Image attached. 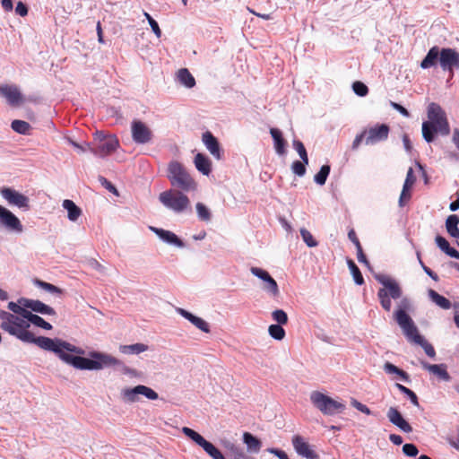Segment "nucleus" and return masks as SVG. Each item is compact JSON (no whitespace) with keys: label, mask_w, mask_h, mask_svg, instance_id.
Listing matches in <instances>:
<instances>
[{"label":"nucleus","mask_w":459,"mask_h":459,"mask_svg":"<svg viewBox=\"0 0 459 459\" xmlns=\"http://www.w3.org/2000/svg\"><path fill=\"white\" fill-rule=\"evenodd\" d=\"M8 309L13 313L0 310V327L9 334L23 342L34 343L39 348L54 352L62 361L81 370H100L104 368L116 367L120 361L112 355L99 351L89 353L90 358L82 357L85 351L58 338L36 337L30 330L25 320L30 310L19 301L8 303Z\"/></svg>","instance_id":"nucleus-1"},{"label":"nucleus","mask_w":459,"mask_h":459,"mask_svg":"<svg viewBox=\"0 0 459 459\" xmlns=\"http://www.w3.org/2000/svg\"><path fill=\"white\" fill-rule=\"evenodd\" d=\"M409 308L410 304H399L397 309L394 313V320L402 328L408 341L420 345L429 357L434 358L436 356L434 347L420 334L413 320L407 313Z\"/></svg>","instance_id":"nucleus-2"},{"label":"nucleus","mask_w":459,"mask_h":459,"mask_svg":"<svg viewBox=\"0 0 459 459\" xmlns=\"http://www.w3.org/2000/svg\"><path fill=\"white\" fill-rule=\"evenodd\" d=\"M428 118V121L422 123V136L426 142L431 143L436 133L449 134L450 127L446 112L438 104L432 102L429 105Z\"/></svg>","instance_id":"nucleus-3"},{"label":"nucleus","mask_w":459,"mask_h":459,"mask_svg":"<svg viewBox=\"0 0 459 459\" xmlns=\"http://www.w3.org/2000/svg\"><path fill=\"white\" fill-rule=\"evenodd\" d=\"M167 177L172 186L184 192L195 191L197 183L190 175L184 165L177 160H172L168 165Z\"/></svg>","instance_id":"nucleus-4"},{"label":"nucleus","mask_w":459,"mask_h":459,"mask_svg":"<svg viewBox=\"0 0 459 459\" xmlns=\"http://www.w3.org/2000/svg\"><path fill=\"white\" fill-rule=\"evenodd\" d=\"M375 279L381 283L384 288L377 291V298L384 310L389 312L392 307L391 299H398L402 296V289L394 279L385 274H376Z\"/></svg>","instance_id":"nucleus-5"},{"label":"nucleus","mask_w":459,"mask_h":459,"mask_svg":"<svg viewBox=\"0 0 459 459\" xmlns=\"http://www.w3.org/2000/svg\"><path fill=\"white\" fill-rule=\"evenodd\" d=\"M119 146L118 139L115 135H104L101 132H96L92 144H88L90 152L95 156L104 158L113 153Z\"/></svg>","instance_id":"nucleus-6"},{"label":"nucleus","mask_w":459,"mask_h":459,"mask_svg":"<svg viewBox=\"0 0 459 459\" xmlns=\"http://www.w3.org/2000/svg\"><path fill=\"white\" fill-rule=\"evenodd\" d=\"M310 401L313 405L325 415H333L335 413L342 412L345 410L344 403L335 401L330 396L318 391L311 393Z\"/></svg>","instance_id":"nucleus-7"},{"label":"nucleus","mask_w":459,"mask_h":459,"mask_svg":"<svg viewBox=\"0 0 459 459\" xmlns=\"http://www.w3.org/2000/svg\"><path fill=\"white\" fill-rule=\"evenodd\" d=\"M160 202L167 208L180 213L190 208V200L178 190H167L160 194Z\"/></svg>","instance_id":"nucleus-8"},{"label":"nucleus","mask_w":459,"mask_h":459,"mask_svg":"<svg viewBox=\"0 0 459 459\" xmlns=\"http://www.w3.org/2000/svg\"><path fill=\"white\" fill-rule=\"evenodd\" d=\"M182 432L196 445L201 446L212 459H226L222 453L203 436L188 427H183Z\"/></svg>","instance_id":"nucleus-9"},{"label":"nucleus","mask_w":459,"mask_h":459,"mask_svg":"<svg viewBox=\"0 0 459 459\" xmlns=\"http://www.w3.org/2000/svg\"><path fill=\"white\" fill-rule=\"evenodd\" d=\"M122 397L126 402L135 403L138 401V395H143L149 400H157L159 398L158 394L146 385H139L133 388H125L122 390Z\"/></svg>","instance_id":"nucleus-10"},{"label":"nucleus","mask_w":459,"mask_h":459,"mask_svg":"<svg viewBox=\"0 0 459 459\" xmlns=\"http://www.w3.org/2000/svg\"><path fill=\"white\" fill-rule=\"evenodd\" d=\"M439 63L444 71H448L454 76V69L459 68V54L454 48H442L439 50Z\"/></svg>","instance_id":"nucleus-11"},{"label":"nucleus","mask_w":459,"mask_h":459,"mask_svg":"<svg viewBox=\"0 0 459 459\" xmlns=\"http://www.w3.org/2000/svg\"><path fill=\"white\" fill-rule=\"evenodd\" d=\"M0 194L9 204L26 211L30 209V199L23 194L6 186L0 188Z\"/></svg>","instance_id":"nucleus-12"},{"label":"nucleus","mask_w":459,"mask_h":459,"mask_svg":"<svg viewBox=\"0 0 459 459\" xmlns=\"http://www.w3.org/2000/svg\"><path fill=\"white\" fill-rule=\"evenodd\" d=\"M390 128L386 124L376 125L375 126L365 129V143L373 145L387 139Z\"/></svg>","instance_id":"nucleus-13"},{"label":"nucleus","mask_w":459,"mask_h":459,"mask_svg":"<svg viewBox=\"0 0 459 459\" xmlns=\"http://www.w3.org/2000/svg\"><path fill=\"white\" fill-rule=\"evenodd\" d=\"M252 274L258 277L264 281V290L273 297H278L280 290L276 281L269 274V273L259 267H251Z\"/></svg>","instance_id":"nucleus-14"},{"label":"nucleus","mask_w":459,"mask_h":459,"mask_svg":"<svg viewBox=\"0 0 459 459\" xmlns=\"http://www.w3.org/2000/svg\"><path fill=\"white\" fill-rule=\"evenodd\" d=\"M132 138L136 143H147L152 138V130L142 121L134 120L131 126Z\"/></svg>","instance_id":"nucleus-15"},{"label":"nucleus","mask_w":459,"mask_h":459,"mask_svg":"<svg viewBox=\"0 0 459 459\" xmlns=\"http://www.w3.org/2000/svg\"><path fill=\"white\" fill-rule=\"evenodd\" d=\"M0 224L15 232H22L20 220L8 209L0 205Z\"/></svg>","instance_id":"nucleus-16"},{"label":"nucleus","mask_w":459,"mask_h":459,"mask_svg":"<svg viewBox=\"0 0 459 459\" xmlns=\"http://www.w3.org/2000/svg\"><path fill=\"white\" fill-rule=\"evenodd\" d=\"M292 445L295 451L307 459H318V455L313 450L311 446L299 435L292 437Z\"/></svg>","instance_id":"nucleus-17"},{"label":"nucleus","mask_w":459,"mask_h":459,"mask_svg":"<svg viewBox=\"0 0 459 459\" xmlns=\"http://www.w3.org/2000/svg\"><path fill=\"white\" fill-rule=\"evenodd\" d=\"M19 302L22 304L25 307L34 311L36 313H39L42 315H56V311L53 307L46 305L38 299H30L26 298L19 299Z\"/></svg>","instance_id":"nucleus-18"},{"label":"nucleus","mask_w":459,"mask_h":459,"mask_svg":"<svg viewBox=\"0 0 459 459\" xmlns=\"http://www.w3.org/2000/svg\"><path fill=\"white\" fill-rule=\"evenodd\" d=\"M202 141L210 153L217 160H221L222 153L217 138L210 132L206 131L202 135Z\"/></svg>","instance_id":"nucleus-19"},{"label":"nucleus","mask_w":459,"mask_h":459,"mask_svg":"<svg viewBox=\"0 0 459 459\" xmlns=\"http://www.w3.org/2000/svg\"><path fill=\"white\" fill-rule=\"evenodd\" d=\"M387 418L391 423L398 427L405 433L412 431L411 426L403 419L401 412L394 407H390L387 411Z\"/></svg>","instance_id":"nucleus-20"},{"label":"nucleus","mask_w":459,"mask_h":459,"mask_svg":"<svg viewBox=\"0 0 459 459\" xmlns=\"http://www.w3.org/2000/svg\"><path fill=\"white\" fill-rule=\"evenodd\" d=\"M416 178L413 175L412 168L407 171L406 178L403 186V190L399 198L400 206H403L411 199V188L413 186Z\"/></svg>","instance_id":"nucleus-21"},{"label":"nucleus","mask_w":459,"mask_h":459,"mask_svg":"<svg viewBox=\"0 0 459 459\" xmlns=\"http://www.w3.org/2000/svg\"><path fill=\"white\" fill-rule=\"evenodd\" d=\"M0 95L5 98L11 105H18L22 101V94L19 89L13 85L0 86Z\"/></svg>","instance_id":"nucleus-22"},{"label":"nucleus","mask_w":459,"mask_h":459,"mask_svg":"<svg viewBox=\"0 0 459 459\" xmlns=\"http://www.w3.org/2000/svg\"><path fill=\"white\" fill-rule=\"evenodd\" d=\"M150 230L153 231L160 239H162L164 242L168 244H171L179 247H182L184 246L182 240L172 231L155 227H150Z\"/></svg>","instance_id":"nucleus-23"},{"label":"nucleus","mask_w":459,"mask_h":459,"mask_svg":"<svg viewBox=\"0 0 459 459\" xmlns=\"http://www.w3.org/2000/svg\"><path fill=\"white\" fill-rule=\"evenodd\" d=\"M421 366L424 369L437 376L439 379L444 381H449L451 379L446 364H429L426 361H421Z\"/></svg>","instance_id":"nucleus-24"},{"label":"nucleus","mask_w":459,"mask_h":459,"mask_svg":"<svg viewBox=\"0 0 459 459\" xmlns=\"http://www.w3.org/2000/svg\"><path fill=\"white\" fill-rule=\"evenodd\" d=\"M178 314H180L183 317L190 321L196 328L199 330L204 332V333H210V327L206 321H204L203 318L198 317L192 313L186 311L184 308H178Z\"/></svg>","instance_id":"nucleus-25"},{"label":"nucleus","mask_w":459,"mask_h":459,"mask_svg":"<svg viewBox=\"0 0 459 459\" xmlns=\"http://www.w3.org/2000/svg\"><path fill=\"white\" fill-rule=\"evenodd\" d=\"M195 166L198 171L208 176L212 171V162L207 156L203 153H197L194 160Z\"/></svg>","instance_id":"nucleus-26"},{"label":"nucleus","mask_w":459,"mask_h":459,"mask_svg":"<svg viewBox=\"0 0 459 459\" xmlns=\"http://www.w3.org/2000/svg\"><path fill=\"white\" fill-rule=\"evenodd\" d=\"M270 134L273 139L276 152L279 155L285 154L287 143L282 137L281 132L278 128H271Z\"/></svg>","instance_id":"nucleus-27"},{"label":"nucleus","mask_w":459,"mask_h":459,"mask_svg":"<svg viewBox=\"0 0 459 459\" xmlns=\"http://www.w3.org/2000/svg\"><path fill=\"white\" fill-rule=\"evenodd\" d=\"M435 240L438 247L447 255L459 259V252L454 247H451L448 241L444 237L438 235L436 237Z\"/></svg>","instance_id":"nucleus-28"},{"label":"nucleus","mask_w":459,"mask_h":459,"mask_svg":"<svg viewBox=\"0 0 459 459\" xmlns=\"http://www.w3.org/2000/svg\"><path fill=\"white\" fill-rule=\"evenodd\" d=\"M439 56V48L437 47L431 48L424 59L420 63V67L423 69L429 68L436 65Z\"/></svg>","instance_id":"nucleus-29"},{"label":"nucleus","mask_w":459,"mask_h":459,"mask_svg":"<svg viewBox=\"0 0 459 459\" xmlns=\"http://www.w3.org/2000/svg\"><path fill=\"white\" fill-rule=\"evenodd\" d=\"M63 207L67 211V217L70 221H75L82 214V210L72 200L65 199Z\"/></svg>","instance_id":"nucleus-30"},{"label":"nucleus","mask_w":459,"mask_h":459,"mask_svg":"<svg viewBox=\"0 0 459 459\" xmlns=\"http://www.w3.org/2000/svg\"><path fill=\"white\" fill-rule=\"evenodd\" d=\"M25 320L29 323L30 325V324H33L34 325L45 330L52 329V325L48 322L45 321L39 316L33 314L31 311H30L29 314L26 316Z\"/></svg>","instance_id":"nucleus-31"},{"label":"nucleus","mask_w":459,"mask_h":459,"mask_svg":"<svg viewBox=\"0 0 459 459\" xmlns=\"http://www.w3.org/2000/svg\"><path fill=\"white\" fill-rule=\"evenodd\" d=\"M459 217L455 214L449 215L446 221V228L450 236L454 238L459 237Z\"/></svg>","instance_id":"nucleus-32"},{"label":"nucleus","mask_w":459,"mask_h":459,"mask_svg":"<svg viewBox=\"0 0 459 459\" xmlns=\"http://www.w3.org/2000/svg\"><path fill=\"white\" fill-rule=\"evenodd\" d=\"M179 82L187 88H193L195 85V80L186 68H181L178 72Z\"/></svg>","instance_id":"nucleus-33"},{"label":"nucleus","mask_w":459,"mask_h":459,"mask_svg":"<svg viewBox=\"0 0 459 459\" xmlns=\"http://www.w3.org/2000/svg\"><path fill=\"white\" fill-rule=\"evenodd\" d=\"M429 297L437 306L440 307L443 309H449L452 306L449 299L438 294L434 290H429Z\"/></svg>","instance_id":"nucleus-34"},{"label":"nucleus","mask_w":459,"mask_h":459,"mask_svg":"<svg viewBox=\"0 0 459 459\" xmlns=\"http://www.w3.org/2000/svg\"><path fill=\"white\" fill-rule=\"evenodd\" d=\"M243 441L247 445L249 450L254 452H258L261 449L262 443L261 441L255 436H253L249 432H245L243 434Z\"/></svg>","instance_id":"nucleus-35"},{"label":"nucleus","mask_w":459,"mask_h":459,"mask_svg":"<svg viewBox=\"0 0 459 459\" xmlns=\"http://www.w3.org/2000/svg\"><path fill=\"white\" fill-rule=\"evenodd\" d=\"M148 350V346L143 343H134L130 345H120L119 351L124 354H139Z\"/></svg>","instance_id":"nucleus-36"},{"label":"nucleus","mask_w":459,"mask_h":459,"mask_svg":"<svg viewBox=\"0 0 459 459\" xmlns=\"http://www.w3.org/2000/svg\"><path fill=\"white\" fill-rule=\"evenodd\" d=\"M33 284L36 285L37 287L39 288H41L42 290L51 293V294H54V295H62L63 294V290L51 284V283H48V282H46L44 281H41L38 278H35L33 279L32 281Z\"/></svg>","instance_id":"nucleus-37"},{"label":"nucleus","mask_w":459,"mask_h":459,"mask_svg":"<svg viewBox=\"0 0 459 459\" xmlns=\"http://www.w3.org/2000/svg\"><path fill=\"white\" fill-rule=\"evenodd\" d=\"M12 129L21 134L29 135L30 134L31 126L23 120H13L11 124Z\"/></svg>","instance_id":"nucleus-38"},{"label":"nucleus","mask_w":459,"mask_h":459,"mask_svg":"<svg viewBox=\"0 0 459 459\" xmlns=\"http://www.w3.org/2000/svg\"><path fill=\"white\" fill-rule=\"evenodd\" d=\"M331 168L329 165H323L320 170L315 175V182L320 186L325 184L327 177L330 173Z\"/></svg>","instance_id":"nucleus-39"},{"label":"nucleus","mask_w":459,"mask_h":459,"mask_svg":"<svg viewBox=\"0 0 459 459\" xmlns=\"http://www.w3.org/2000/svg\"><path fill=\"white\" fill-rule=\"evenodd\" d=\"M348 265L351 270V273L353 276L354 281L358 285H362L364 283V278L359 271V267L352 260H348Z\"/></svg>","instance_id":"nucleus-40"},{"label":"nucleus","mask_w":459,"mask_h":459,"mask_svg":"<svg viewBox=\"0 0 459 459\" xmlns=\"http://www.w3.org/2000/svg\"><path fill=\"white\" fill-rule=\"evenodd\" d=\"M282 325H271L268 328L269 334L275 340L281 341L285 337V330Z\"/></svg>","instance_id":"nucleus-41"},{"label":"nucleus","mask_w":459,"mask_h":459,"mask_svg":"<svg viewBox=\"0 0 459 459\" xmlns=\"http://www.w3.org/2000/svg\"><path fill=\"white\" fill-rule=\"evenodd\" d=\"M395 385L399 391H401L403 394L408 396V398L411 400L413 405L420 406L418 397L412 390L409 389L408 387L401 384H396Z\"/></svg>","instance_id":"nucleus-42"},{"label":"nucleus","mask_w":459,"mask_h":459,"mask_svg":"<svg viewBox=\"0 0 459 459\" xmlns=\"http://www.w3.org/2000/svg\"><path fill=\"white\" fill-rule=\"evenodd\" d=\"M195 207L198 218L201 221H209L211 220L210 210L203 203H197Z\"/></svg>","instance_id":"nucleus-43"},{"label":"nucleus","mask_w":459,"mask_h":459,"mask_svg":"<svg viewBox=\"0 0 459 459\" xmlns=\"http://www.w3.org/2000/svg\"><path fill=\"white\" fill-rule=\"evenodd\" d=\"M293 147L299 153L300 159L305 162V164H308V157L307 150L304 144L299 140H293Z\"/></svg>","instance_id":"nucleus-44"},{"label":"nucleus","mask_w":459,"mask_h":459,"mask_svg":"<svg viewBox=\"0 0 459 459\" xmlns=\"http://www.w3.org/2000/svg\"><path fill=\"white\" fill-rule=\"evenodd\" d=\"M300 235L304 240V242L309 247H314L317 246V241L314 238L313 235L310 231H308L307 229L302 228L300 229Z\"/></svg>","instance_id":"nucleus-45"},{"label":"nucleus","mask_w":459,"mask_h":459,"mask_svg":"<svg viewBox=\"0 0 459 459\" xmlns=\"http://www.w3.org/2000/svg\"><path fill=\"white\" fill-rule=\"evenodd\" d=\"M273 319L278 325H286L288 323V316L282 309H276L272 313Z\"/></svg>","instance_id":"nucleus-46"},{"label":"nucleus","mask_w":459,"mask_h":459,"mask_svg":"<svg viewBox=\"0 0 459 459\" xmlns=\"http://www.w3.org/2000/svg\"><path fill=\"white\" fill-rule=\"evenodd\" d=\"M306 165L307 164H305V162L302 160L301 161L295 160L291 165V169L294 174H296L299 177H302L306 173Z\"/></svg>","instance_id":"nucleus-47"},{"label":"nucleus","mask_w":459,"mask_h":459,"mask_svg":"<svg viewBox=\"0 0 459 459\" xmlns=\"http://www.w3.org/2000/svg\"><path fill=\"white\" fill-rule=\"evenodd\" d=\"M352 90L358 96H360V97L366 96L368 92V89L367 85L359 81L353 82Z\"/></svg>","instance_id":"nucleus-48"},{"label":"nucleus","mask_w":459,"mask_h":459,"mask_svg":"<svg viewBox=\"0 0 459 459\" xmlns=\"http://www.w3.org/2000/svg\"><path fill=\"white\" fill-rule=\"evenodd\" d=\"M144 16L145 18L148 20L149 22V24L150 26L152 27V31L154 32V34L158 37V38H160L161 36V30L159 27V24L158 22L148 13H144Z\"/></svg>","instance_id":"nucleus-49"},{"label":"nucleus","mask_w":459,"mask_h":459,"mask_svg":"<svg viewBox=\"0 0 459 459\" xmlns=\"http://www.w3.org/2000/svg\"><path fill=\"white\" fill-rule=\"evenodd\" d=\"M403 452L405 455L414 457L418 455L419 450L414 444H404L403 446Z\"/></svg>","instance_id":"nucleus-50"},{"label":"nucleus","mask_w":459,"mask_h":459,"mask_svg":"<svg viewBox=\"0 0 459 459\" xmlns=\"http://www.w3.org/2000/svg\"><path fill=\"white\" fill-rule=\"evenodd\" d=\"M351 404L354 408H356L358 411H361L362 413H365L367 415H370L371 414V411H370V409L367 405L361 403L360 402L357 401L354 398H351Z\"/></svg>","instance_id":"nucleus-51"},{"label":"nucleus","mask_w":459,"mask_h":459,"mask_svg":"<svg viewBox=\"0 0 459 459\" xmlns=\"http://www.w3.org/2000/svg\"><path fill=\"white\" fill-rule=\"evenodd\" d=\"M15 13L18 15L24 17L28 14V7L22 2H18L16 8H15Z\"/></svg>","instance_id":"nucleus-52"},{"label":"nucleus","mask_w":459,"mask_h":459,"mask_svg":"<svg viewBox=\"0 0 459 459\" xmlns=\"http://www.w3.org/2000/svg\"><path fill=\"white\" fill-rule=\"evenodd\" d=\"M357 249V258H358V261L361 264H364L366 265H369V262L368 260L367 259L364 252H363V249H362V247H359Z\"/></svg>","instance_id":"nucleus-53"},{"label":"nucleus","mask_w":459,"mask_h":459,"mask_svg":"<svg viewBox=\"0 0 459 459\" xmlns=\"http://www.w3.org/2000/svg\"><path fill=\"white\" fill-rule=\"evenodd\" d=\"M268 452L270 454L274 455L279 459H290L288 457L287 454L283 450H281V449H278V448H269Z\"/></svg>","instance_id":"nucleus-54"},{"label":"nucleus","mask_w":459,"mask_h":459,"mask_svg":"<svg viewBox=\"0 0 459 459\" xmlns=\"http://www.w3.org/2000/svg\"><path fill=\"white\" fill-rule=\"evenodd\" d=\"M100 181L102 185L110 192L113 194L118 195L117 190L116 186L108 180H107L105 178H100Z\"/></svg>","instance_id":"nucleus-55"},{"label":"nucleus","mask_w":459,"mask_h":459,"mask_svg":"<svg viewBox=\"0 0 459 459\" xmlns=\"http://www.w3.org/2000/svg\"><path fill=\"white\" fill-rule=\"evenodd\" d=\"M420 263L424 270V272L435 281H437L439 280L437 274L434 273L429 267L426 266L423 262L420 259Z\"/></svg>","instance_id":"nucleus-56"},{"label":"nucleus","mask_w":459,"mask_h":459,"mask_svg":"<svg viewBox=\"0 0 459 459\" xmlns=\"http://www.w3.org/2000/svg\"><path fill=\"white\" fill-rule=\"evenodd\" d=\"M348 238L355 245L356 248L361 247L360 245V242L356 235V232L353 229H351L349 232H348Z\"/></svg>","instance_id":"nucleus-57"},{"label":"nucleus","mask_w":459,"mask_h":459,"mask_svg":"<svg viewBox=\"0 0 459 459\" xmlns=\"http://www.w3.org/2000/svg\"><path fill=\"white\" fill-rule=\"evenodd\" d=\"M384 369L388 374H397L400 370L399 368H397L395 365L386 362L384 366Z\"/></svg>","instance_id":"nucleus-58"},{"label":"nucleus","mask_w":459,"mask_h":459,"mask_svg":"<svg viewBox=\"0 0 459 459\" xmlns=\"http://www.w3.org/2000/svg\"><path fill=\"white\" fill-rule=\"evenodd\" d=\"M391 106H392L395 110H397L398 112H400L403 116H404V117H409V116H410L409 111H408L404 107H403L402 105H400V104H398V103H395V102H391Z\"/></svg>","instance_id":"nucleus-59"},{"label":"nucleus","mask_w":459,"mask_h":459,"mask_svg":"<svg viewBox=\"0 0 459 459\" xmlns=\"http://www.w3.org/2000/svg\"><path fill=\"white\" fill-rule=\"evenodd\" d=\"M365 139H366V134L363 131L360 134H358L355 137V139L352 143V149H357L359 147V145L361 143V142Z\"/></svg>","instance_id":"nucleus-60"},{"label":"nucleus","mask_w":459,"mask_h":459,"mask_svg":"<svg viewBox=\"0 0 459 459\" xmlns=\"http://www.w3.org/2000/svg\"><path fill=\"white\" fill-rule=\"evenodd\" d=\"M88 144H92V142L91 143H85L84 144H79L75 142H72V145L76 149L78 150L80 152H90L89 148L87 147Z\"/></svg>","instance_id":"nucleus-61"},{"label":"nucleus","mask_w":459,"mask_h":459,"mask_svg":"<svg viewBox=\"0 0 459 459\" xmlns=\"http://www.w3.org/2000/svg\"><path fill=\"white\" fill-rule=\"evenodd\" d=\"M1 5L5 12H11L13 8V4L12 0H2Z\"/></svg>","instance_id":"nucleus-62"},{"label":"nucleus","mask_w":459,"mask_h":459,"mask_svg":"<svg viewBox=\"0 0 459 459\" xmlns=\"http://www.w3.org/2000/svg\"><path fill=\"white\" fill-rule=\"evenodd\" d=\"M389 439L393 444H394L396 446H399L403 443V437L397 434H391L389 436Z\"/></svg>","instance_id":"nucleus-63"},{"label":"nucleus","mask_w":459,"mask_h":459,"mask_svg":"<svg viewBox=\"0 0 459 459\" xmlns=\"http://www.w3.org/2000/svg\"><path fill=\"white\" fill-rule=\"evenodd\" d=\"M96 29H97V34H98V41L102 44V43H104V39H103L102 28H101V24L100 22L97 23Z\"/></svg>","instance_id":"nucleus-64"}]
</instances>
